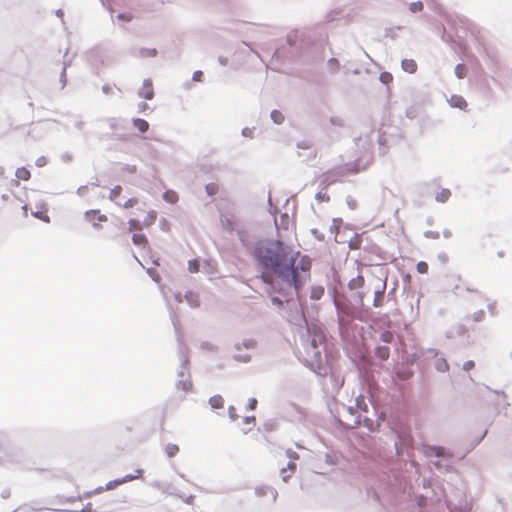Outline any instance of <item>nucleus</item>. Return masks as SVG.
I'll return each instance as SVG.
<instances>
[{"instance_id": "1", "label": "nucleus", "mask_w": 512, "mask_h": 512, "mask_svg": "<svg viewBox=\"0 0 512 512\" xmlns=\"http://www.w3.org/2000/svg\"><path fill=\"white\" fill-rule=\"evenodd\" d=\"M299 255V251L278 240L261 243L255 248V257L263 268L261 279L270 286L268 293L284 291L275 283V277L296 291L310 278L311 260L306 255L298 259Z\"/></svg>"}, {"instance_id": "2", "label": "nucleus", "mask_w": 512, "mask_h": 512, "mask_svg": "<svg viewBox=\"0 0 512 512\" xmlns=\"http://www.w3.org/2000/svg\"><path fill=\"white\" fill-rule=\"evenodd\" d=\"M142 476H143V470L142 469H136L134 471V474H128V475L124 476L121 479H117V480H113V481L108 482L107 485H106V488L108 490H111V489H114V488H116L117 486H119L121 484L130 482V481H133V480H136V479H140V478H142Z\"/></svg>"}, {"instance_id": "3", "label": "nucleus", "mask_w": 512, "mask_h": 512, "mask_svg": "<svg viewBox=\"0 0 512 512\" xmlns=\"http://www.w3.org/2000/svg\"><path fill=\"white\" fill-rule=\"evenodd\" d=\"M139 95L146 100H151L154 97L153 83L150 79H147L143 82V85L139 91Z\"/></svg>"}, {"instance_id": "4", "label": "nucleus", "mask_w": 512, "mask_h": 512, "mask_svg": "<svg viewBox=\"0 0 512 512\" xmlns=\"http://www.w3.org/2000/svg\"><path fill=\"white\" fill-rule=\"evenodd\" d=\"M85 217L94 226L98 225V223L96 221H99V222L107 221V216L100 214L99 211H96V210H91V211L86 212Z\"/></svg>"}, {"instance_id": "5", "label": "nucleus", "mask_w": 512, "mask_h": 512, "mask_svg": "<svg viewBox=\"0 0 512 512\" xmlns=\"http://www.w3.org/2000/svg\"><path fill=\"white\" fill-rule=\"evenodd\" d=\"M448 102L452 107L455 108L465 109L467 107L466 100L460 95H452Z\"/></svg>"}, {"instance_id": "6", "label": "nucleus", "mask_w": 512, "mask_h": 512, "mask_svg": "<svg viewBox=\"0 0 512 512\" xmlns=\"http://www.w3.org/2000/svg\"><path fill=\"white\" fill-rule=\"evenodd\" d=\"M402 69L410 74H413L417 71V63L413 59H404L401 63Z\"/></svg>"}, {"instance_id": "7", "label": "nucleus", "mask_w": 512, "mask_h": 512, "mask_svg": "<svg viewBox=\"0 0 512 512\" xmlns=\"http://www.w3.org/2000/svg\"><path fill=\"white\" fill-rule=\"evenodd\" d=\"M17 180L28 181L31 178V173L26 167H19L15 172Z\"/></svg>"}, {"instance_id": "8", "label": "nucleus", "mask_w": 512, "mask_h": 512, "mask_svg": "<svg viewBox=\"0 0 512 512\" xmlns=\"http://www.w3.org/2000/svg\"><path fill=\"white\" fill-rule=\"evenodd\" d=\"M209 404L213 409H220L224 406V399L221 395H214L209 399Z\"/></svg>"}, {"instance_id": "9", "label": "nucleus", "mask_w": 512, "mask_h": 512, "mask_svg": "<svg viewBox=\"0 0 512 512\" xmlns=\"http://www.w3.org/2000/svg\"><path fill=\"white\" fill-rule=\"evenodd\" d=\"M364 282H365L364 277L362 275H358L357 277H355L349 281L348 286L350 289L355 290V289H359V288L363 287Z\"/></svg>"}, {"instance_id": "10", "label": "nucleus", "mask_w": 512, "mask_h": 512, "mask_svg": "<svg viewBox=\"0 0 512 512\" xmlns=\"http://www.w3.org/2000/svg\"><path fill=\"white\" fill-rule=\"evenodd\" d=\"M133 125L142 133L146 132L149 129V123L141 118H135L133 120Z\"/></svg>"}, {"instance_id": "11", "label": "nucleus", "mask_w": 512, "mask_h": 512, "mask_svg": "<svg viewBox=\"0 0 512 512\" xmlns=\"http://www.w3.org/2000/svg\"><path fill=\"white\" fill-rule=\"evenodd\" d=\"M163 199L170 203V204H175L178 202L179 200V196L178 194L173 191V190H167L164 194H163Z\"/></svg>"}, {"instance_id": "12", "label": "nucleus", "mask_w": 512, "mask_h": 512, "mask_svg": "<svg viewBox=\"0 0 512 512\" xmlns=\"http://www.w3.org/2000/svg\"><path fill=\"white\" fill-rule=\"evenodd\" d=\"M32 215L35 218H38V219H40V220H42L44 222H47V223L50 222V218L48 216V210L45 207H42L41 209L32 212Z\"/></svg>"}, {"instance_id": "13", "label": "nucleus", "mask_w": 512, "mask_h": 512, "mask_svg": "<svg viewBox=\"0 0 512 512\" xmlns=\"http://www.w3.org/2000/svg\"><path fill=\"white\" fill-rule=\"evenodd\" d=\"M132 241L137 246L146 247L148 245V240L144 234H134L132 237Z\"/></svg>"}, {"instance_id": "14", "label": "nucleus", "mask_w": 512, "mask_h": 512, "mask_svg": "<svg viewBox=\"0 0 512 512\" xmlns=\"http://www.w3.org/2000/svg\"><path fill=\"white\" fill-rule=\"evenodd\" d=\"M376 356L381 360H387L390 355V350L387 346H380L376 348Z\"/></svg>"}, {"instance_id": "15", "label": "nucleus", "mask_w": 512, "mask_h": 512, "mask_svg": "<svg viewBox=\"0 0 512 512\" xmlns=\"http://www.w3.org/2000/svg\"><path fill=\"white\" fill-rule=\"evenodd\" d=\"M451 196V192L449 189H441L439 192H437L435 198L438 202H446Z\"/></svg>"}, {"instance_id": "16", "label": "nucleus", "mask_w": 512, "mask_h": 512, "mask_svg": "<svg viewBox=\"0 0 512 512\" xmlns=\"http://www.w3.org/2000/svg\"><path fill=\"white\" fill-rule=\"evenodd\" d=\"M164 450L166 455L171 458L176 456L180 449L178 445L169 443L165 446Z\"/></svg>"}, {"instance_id": "17", "label": "nucleus", "mask_w": 512, "mask_h": 512, "mask_svg": "<svg viewBox=\"0 0 512 512\" xmlns=\"http://www.w3.org/2000/svg\"><path fill=\"white\" fill-rule=\"evenodd\" d=\"M383 299H384V289L376 291L375 295H374L373 305L375 307H381L383 304Z\"/></svg>"}, {"instance_id": "18", "label": "nucleus", "mask_w": 512, "mask_h": 512, "mask_svg": "<svg viewBox=\"0 0 512 512\" xmlns=\"http://www.w3.org/2000/svg\"><path fill=\"white\" fill-rule=\"evenodd\" d=\"M271 119L273 120L274 123L281 124V123H283L285 118H284V115L282 112H280L278 110H273L271 112Z\"/></svg>"}, {"instance_id": "19", "label": "nucleus", "mask_w": 512, "mask_h": 512, "mask_svg": "<svg viewBox=\"0 0 512 512\" xmlns=\"http://www.w3.org/2000/svg\"><path fill=\"white\" fill-rule=\"evenodd\" d=\"M455 74L459 79H462L467 74V67L464 64H458L455 67Z\"/></svg>"}, {"instance_id": "20", "label": "nucleus", "mask_w": 512, "mask_h": 512, "mask_svg": "<svg viewBox=\"0 0 512 512\" xmlns=\"http://www.w3.org/2000/svg\"><path fill=\"white\" fill-rule=\"evenodd\" d=\"M200 269V263L197 259L188 261V270L190 273H197Z\"/></svg>"}, {"instance_id": "21", "label": "nucleus", "mask_w": 512, "mask_h": 512, "mask_svg": "<svg viewBox=\"0 0 512 512\" xmlns=\"http://www.w3.org/2000/svg\"><path fill=\"white\" fill-rule=\"evenodd\" d=\"M361 238L359 235H355L354 238H352L350 241H349V246L351 249L353 250H356V249H359L360 246H361Z\"/></svg>"}, {"instance_id": "22", "label": "nucleus", "mask_w": 512, "mask_h": 512, "mask_svg": "<svg viewBox=\"0 0 512 512\" xmlns=\"http://www.w3.org/2000/svg\"><path fill=\"white\" fill-rule=\"evenodd\" d=\"M219 186L216 183H209L206 185V192L210 196H214L218 193Z\"/></svg>"}, {"instance_id": "23", "label": "nucleus", "mask_w": 512, "mask_h": 512, "mask_svg": "<svg viewBox=\"0 0 512 512\" xmlns=\"http://www.w3.org/2000/svg\"><path fill=\"white\" fill-rule=\"evenodd\" d=\"M121 192H122L121 186L118 185V186L114 187L110 192V196H109L110 200L116 201V199L120 196Z\"/></svg>"}, {"instance_id": "24", "label": "nucleus", "mask_w": 512, "mask_h": 512, "mask_svg": "<svg viewBox=\"0 0 512 512\" xmlns=\"http://www.w3.org/2000/svg\"><path fill=\"white\" fill-rule=\"evenodd\" d=\"M192 382L190 380H184V381H180L178 384H177V388H180L182 389L183 391H189L192 389Z\"/></svg>"}, {"instance_id": "25", "label": "nucleus", "mask_w": 512, "mask_h": 512, "mask_svg": "<svg viewBox=\"0 0 512 512\" xmlns=\"http://www.w3.org/2000/svg\"><path fill=\"white\" fill-rule=\"evenodd\" d=\"M381 340L384 342V343H391L393 338H394V335L392 332L390 331H384L381 336H380Z\"/></svg>"}, {"instance_id": "26", "label": "nucleus", "mask_w": 512, "mask_h": 512, "mask_svg": "<svg viewBox=\"0 0 512 512\" xmlns=\"http://www.w3.org/2000/svg\"><path fill=\"white\" fill-rule=\"evenodd\" d=\"M142 229V226H141V223L139 220H136V219H131L129 221V230L130 231H133V230H141Z\"/></svg>"}, {"instance_id": "27", "label": "nucleus", "mask_w": 512, "mask_h": 512, "mask_svg": "<svg viewBox=\"0 0 512 512\" xmlns=\"http://www.w3.org/2000/svg\"><path fill=\"white\" fill-rule=\"evenodd\" d=\"M417 271L420 273V274H426L428 272V264L424 261H420L418 262L417 266Z\"/></svg>"}, {"instance_id": "28", "label": "nucleus", "mask_w": 512, "mask_h": 512, "mask_svg": "<svg viewBox=\"0 0 512 512\" xmlns=\"http://www.w3.org/2000/svg\"><path fill=\"white\" fill-rule=\"evenodd\" d=\"M410 9L412 12L416 13V12H420L422 11L423 9V3L418 1V2H414L410 5Z\"/></svg>"}, {"instance_id": "29", "label": "nucleus", "mask_w": 512, "mask_h": 512, "mask_svg": "<svg viewBox=\"0 0 512 512\" xmlns=\"http://www.w3.org/2000/svg\"><path fill=\"white\" fill-rule=\"evenodd\" d=\"M380 79L383 83H389L392 81L393 77L390 73L388 72H385V73H382L381 76H380Z\"/></svg>"}, {"instance_id": "30", "label": "nucleus", "mask_w": 512, "mask_h": 512, "mask_svg": "<svg viewBox=\"0 0 512 512\" xmlns=\"http://www.w3.org/2000/svg\"><path fill=\"white\" fill-rule=\"evenodd\" d=\"M35 164L38 167H43V166H45L47 164V158L45 156H41V157L36 159Z\"/></svg>"}, {"instance_id": "31", "label": "nucleus", "mask_w": 512, "mask_h": 512, "mask_svg": "<svg viewBox=\"0 0 512 512\" xmlns=\"http://www.w3.org/2000/svg\"><path fill=\"white\" fill-rule=\"evenodd\" d=\"M324 289L323 288H317L314 289L312 292V298L319 299L321 295L323 294Z\"/></svg>"}, {"instance_id": "32", "label": "nucleus", "mask_w": 512, "mask_h": 512, "mask_svg": "<svg viewBox=\"0 0 512 512\" xmlns=\"http://www.w3.org/2000/svg\"><path fill=\"white\" fill-rule=\"evenodd\" d=\"M137 202L138 201L136 198H130L125 202V204L123 206H124V208H130V207H133Z\"/></svg>"}, {"instance_id": "33", "label": "nucleus", "mask_w": 512, "mask_h": 512, "mask_svg": "<svg viewBox=\"0 0 512 512\" xmlns=\"http://www.w3.org/2000/svg\"><path fill=\"white\" fill-rule=\"evenodd\" d=\"M203 73L202 71H195L193 73V80L194 81H201L202 80Z\"/></svg>"}, {"instance_id": "34", "label": "nucleus", "mask_w": 512, "mask_h": 512, "mask_svg": "<svg viewBox=\"0 0 512 512\" xmlns=\"http://www.w3.org/2000/svg\"><path fill=\"white\" fill-rule=\"evenodd\" d=\"M474 367V362L473 361H467L465 364H464V369L465 370H470Z\"/></svg>"}, {"instance_id": "35", "label": "nucleus", "mask_w": 512, "mask_h": 512, "mask_svg": "<svg viewBox=\"0 0 512 512\" xmlns=\"http://www.w3.org/2000/svg\"><path fill=\"white\" fill-rule=\"evenodd\" d=\"M256 405H257V400L255 398H251L249 401V408L253 410L256 408Z\"/></svg>"}, {"instance_id": "36", "label": "nucleus", "mask_w": 512, "mask_h": 512, "mask_svg": "<svg viewBox=\"0 0 512 512\" xmlns=\"http://www.w3.org/2000/svg\"><path fill=\"white\" fill-rule=\"evenodd\" d=\"M272 302H273L274 304L278 305V306H280V305L282 304V301H281V300H279V299H278V298H276V297H273V298H272Z\"/></svg>"}, {"instance_id": "37", "label": "nucleus", "mask_w": 512, "mask_h": 512, "mask_svg": "<svg viewBox=\"0 0 512 512\" xmlns=\"http://www.w3.org/2000/svg\"><path fill=\"white\" fill-rule=\"evenodd\" d=\"M22 210H23V215H24V217H27V216H28V208H27V205H24V206L22 207Z\"/></svg>"}, {"instance_id": "38", "label": "nucleus", "mask_w": 512, "mask_h": 512, "mask_svg": "<svg viewBox=\"0 0 512 512\" xmlns=\"http://www.w3.org/2000/svg\"><path fill=\"white\" fill-rule=\"evenodd\" d=\"M147 55H148V56H155V55H156V50H155V49H153V50H149V51L147 52Z\"/></svg>"}, {"instance_id": "39", "label": "nucleus", "mask_w": 512, "mask_h": 512, "mask_svg": "<svg viewBox=\"0 0 512 512\" xmlns=\"http://www.w3.org/2000/svg\"><path fill=\"white\" fill-rule=\"evenodd\" d=\"M254 421H255V417H251V418H250V417H247V418H246V422H247V423H251V422H254Z\"/></svg>"}, {"instance_id": "40", "label": "nucleus", "mask_w": 512, "mask_h": 512, "mask_svg": "<svg viewBox=\"0 0 512 512\" xmlns=\"http://www.w3.org/2000/svg\"><path fill=\"white\" fill-rule=\"evenodd\" d=\"M409 376H410V373L409 374H404V375H400L399 374V377H401L402 379H407Z\"/></svg>"}, {"instance_id": "41", "label": "nucleus", "mask_w": 512, "mask_h": 512, "mask_svg": "<svg viewBox=\"0 0 512 512\" xmlns=\"http://www.w3.org/2000/svg\"><path fill=\"white\" fill-rule=\"evenodd\" d=\"M441 450H442L441 448H438V449H437L436 454H437L438 456H440V455L442 454V453H441Z\"/></svg>"}, {"instance_id": "42", "label": "nucleus", "mask_w": 512, "mask_h": 512, "mask_svg": "<svg viewBox=\"0 0 512 512\" xmlns=\"http://www.w3.org/2000/svg\"><path fill=\"white\" fill-rule=\"evenodd\" d=\"M498 255H499L500 257H503V256H504V252H503V251H500V252L498 253Z\"/></svg>"}, {"instance_id": "43", "label": "nucleus", "mask_w": 512, "mask_h": 512, "mask_svg": "<svg viewBox=\"0 0 512 512\" xmlns=\"http://www.w3.org/2000/svg\"><path fill=\"white\" fill-rule=\"evenodd\" d=\"M295 466H296V465H295L294 463L290 465V467H291L292 469H295Z\"/></svg>"}]
</instances>
